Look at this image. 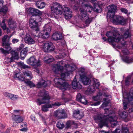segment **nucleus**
<instances>
[{"label": "nucleus", "mask_w": 133, "mask_h": 133, "mask_svg": "<svg viewBox=\"0 0 133 133\" xmlns=\"http://www.w3.org/2000/svg\"><path fill=\"white\" fill-rule=\"evenodd\" d=\"M128 129L127 127H122V133H129Z\"/></svg>", "instance_id": "45"}, {"label": "nucleus", "mask_w": 133, "mask_h": 133, "mask_svg": "<svg viewBox=\"0 0 133 133\" xmlns=\"http://www.w3.org/2000/svg\"><path fill=\"white\" fill-rule=\"evenodd\" d=\"M122 59L123 61L128 63L133 62V59L132 58H129L127 56L122 57Z\"/></svg>", "instance_id": "32"}, {"label": "nucleus", "mask_w": 133, "mask_h": 133, "mask_svg": "<svg viewBox=\"0 0 133 133\" xmlns=\"http://www.w3.org/2000/svg\"><path fill=\"white\" fill-rule=\"evenodd\" d=\"M79 102H81L83 104L86 105L87 103V101L85 99V97L84 96H83V97L81 98Z\"/></svg>", "instance_id": "43"}, {"label": "nucleus", "mask_w": 133, "mask_h": 133, "mask_svg": "<svg viewBox=\"0 0 133 133\" xmlns=\"http://www.w3.org/2000/svg\"><path fill=\"white\" fill-rule=\"evenodd\" d=\"M128 113L124 111L122 112L119 114L120 117L123 119L126 118L128 116Z\"/></svg>", "instance_id": "39"}, {"label": "nucleus", "mask_w": 133, "mask_h": 133, "mask_svg": "<svg viewBox=\"0 0 133 133\" xmlns=\"http://www.w3.org/2000/svg\"><path fill=\"white\" fill-rule=\"evenodd\" d=\"M36 20L31 18L29 21V25L30 27L34 30H35L36 33L39 31V28L38 26V22L41 21V19L40 16H37Z\"/></svg>", "instance_id": "13"}, {"label": "nucleus", "mask_w": 133, "mask_h": 133, "mask_svg": "<svg viewBox=\"0 0 133 133\" xmlns=\"http://www.w3.org/2000/svg\"><path fill=\"white\" fill-rule=\"evenodd\" d=\"M52 38L54 40H59L62 38V36L61 34L55 32L53 34Z\"/></svg>", "instance_id": "28"}, {"label": "nucleus", "mask_w": 133, "mask_h": 133, "mask_svg": "<svg viewBox=\"0 0 133 133\" xmlns=\"http://www.w3.org/2000/svg\"><path fill=\"white\" fill-rule=\"evenodd\" d=\"M80 113L79 111L78 110H75L73 112V115L74 116H75V114H76V115H77V114H78Z\"/></svg>", "instance_id": "59"}, {"label": "nucleus", "mask_w": 133, "mask_h": 133, "mask_svg": "<svg viewBox=\"0 0 133 133\" xmlns=\"http://www.w3.org/2000/svg\"><path fill=\"white\" fill-rule=\"evenodd\" d=\"M8 24L10 28L14 29L16 27V23L15 22L12 21V19H10L8 22Z\"/></svg>", "instance_id": "31"}, {"label": "nucleus", "mask_w": 133, "mask_h": 133, "mask_svg": "<svg viewBox=\"0 0 133 133\" xmlns=\"http://www.w3.org/2000/svg\"><path fill=\"white\" fill-rule=\"evenodd\" d=\"M57 127L60 129H62L64 127V124L61 121H58L56 124Z\"/></svg>", "instance_id": "36"}, {"label": "nucleus", "mask_w": 133, "mask_h": 133, "mask_svg": "<svg viewBox=\"0 0 133 133\" xmlns=\"http://www.w3.org/2000/svg\"><path fill=\"white\" fill-rule=\"evenodd\" d=\"M107 8L108 9V11L107 15V17H113L114 15L116 10L117 9V6L113 4L109 5Z\"/></svg>", "instance_id": "17"}, {"label": "nucleus", "mask_w": 133, "mask_h": 133, "mask_svg": "<svg viewBox=\"0 0 133 133\" xmlns=\"http://www.w3.org/2000/svg\"><path fill=\"white\" fill-rule=\"evenodd\" d=\"M110 17L111 20L114 24L124 25L126 24V20L122 16L114 15L113 17Z\"/></svg>", "instance_id": "14"}, {"label": "nucleus", "mask_w": 133, "mask_h": 133, "mask_svg": "<svg viewBox=\"0 0 133 133\" xmlns=\"http://www.w3.org/2000/svg\"><path fill=\"white\" fill-rule=\"evenodd\" d=\"M76 76L75 77V78L72 82V86L74 89H80L82 88V86L79 83L76 81Z\"/></svg>", "instance_id": "19"}, {"label": "nucleus", "mask_w": 133, "mask_h": 133, "mask_svg": "<svg viewBox=\"0 0 133 133\" xmlns=\"http://www.w3.org/2000/svg\"><path fill=\"white\" fill-rule=\"evenodd\" d=\"M101 133H110L109 131H105L104 130H102L101 131Z\"/></svg>", "instance_id": "64"}, {"label": "nucleus", "mask_w": 133, "mask_h": 133, "mask_svg": "<svg viewBox=\"0 0 133 133\" xmlns=\"http://www.w3.org/2000/svg\"><path fill=\"white\" fill-rule=\"evenodd\" d=\"M131 76H128L125 80V84L127 85H128L129 84V80L131 78Z\"/></svg>", "instance_id": "47"}, {"label": "nucleus", "mask_w": 133, "mask_h": 133, "mask_svg": "<svg viewBox=\"0 0 133 133\" xmlns=\"http://www.w3.org/2000/svg\"><path fill=\"white\" fill-rule=\"evenodd\" d=\"M78 74L79 75L80 78L82 77V76L87 75L85 72L84 69L83 68H81L78 71Z\"/></svg>", "instance_id": "37"}, {"label": "nucleus", "mask_w": 133, "mask_h": 133, "mask_svg": "<svg viewBox=\"0 0 133 133\" xmlns=\"http://www.w3.org/2000/svg\"><path fill=\"white\" fill-rule=\"evenodd\" d=\"M54 81L56 86L60 89L64 90L70 88V85L64 79L56 77L55 78Z\"/></svg>", "instance_id": "8"}, {"label": "nucleus", "mask_w": 133, "mask_h": 133, "mask_svg": "<svg viewBox=\"0 0 133 133\" xmlns=\"http://www.w3.org/2000/svg\"><path fill=\"white\" fill-rule=\"evenodd\" d=\"M8 37V35H6L3 36L2 39V46L6 50H5L2 48H0V51L2 53L5 54H9V51L11 49L10 46L11 44L8 42H6V39Z\"/></svg>", "instance_id": "10"}, {"label": "nucleus", "mask_w": 133, "mask_h": 133, "mask_svg": "<svg viewBox=\"0 0 133 133\" xmlns=\"http://www.w3.org/2000/svg\"><path fill=\"white\" fill-rule=\"evenodd\" d=\"M59 56L57 55L56 56V58L57 59L65 57L66 55L65 53L64 52L62 53H59Z\"/></svg>", "instance_id": "38"}, {"label": "nucleus", "mask_w": 133, "mask_h": 133, "mask_svg": "<svg viewBox=\"0 0 133 133\" xmlns=\"http://www.w3.org/2000/svg\"><path fill=\"white\" fill-rule=\"evenodd\" d=\"M51 11L53 15H51V17H54L56 18H59V15L62 14L63 10L65 18L67 19L72 17V12L68 7H65L63 9L62 6L57 3L53 4L51 6Z\"/></svg>", "instance_id": "1"}, {"label": "nucleus", "mask_w": 133, "mask_h": 133, "mask_svg": "<svg viewBox=\"0 0 133 133\" xmlns=\"http://www.w3.org/2000/svg\"><path fill=\"white\" fill-rule=\"evenodd\" d=\"M64 63L63 61H61L58 62L57 63L54 65L53 68L54 72L57 74L59 72L61 73V76L62 78L63 79L66 77L68 76L70 73L72 72L71 70H69L68 69L71 68V66H69L67 69H63V65Z\"/></svg>", "instance_id": "6"}, {"label": "nucleus", "mask_w": 133, "mask_h": 133, "mask_svg": "<svg viewBox=\"0 0 133 133\" xmlns=\"http://www.w3.org/2000/svg\"><path fill=\"white\" fill-rule=\"evenodd\" d=\"M55 117L58 119L65 118L66 117L67 115L63 109L57 110L55 111L54 113Z\"/></svg>", "instance_id": "15"}, {"label": "nucleus", "mask_w": 133, "mask_h": 133, "mask_svg": "<svg viewBox=\"0 0 133 133\" xmlns=\"http://www.w3.org/2000/svg\"><path fill=\"white\" fill-rule=\"evenodd\" d=\"M74 117L78 119H81L83 116L82 115H81L80 114V113L77 114V115H76V114H75V116H74Z\"/></svg>", "instance_id": "46"}, {"label": "nucleus", "mask_w": 133, "mask_h": 133, "mask_svg": "<svg viewBox=\"0 0 133 133\" xmlns=\"http://www.w3.org/2000/svg\"><path fill=\"white\" fill-rule=\"evenodd\" d=\"M20 130L22 131H26L27 130V129L26 128H24L20 129Z\"/></svg>", "instance_id": "62"}, {"label": "nucleus", "mask_w": 133, "mask_h": 133, "mask_svg": "<svg viewBox=\"0 0 133 133\" xmlns=\"http://www.w3.org/2000/svg\"><path fill=\"white\" fill-rule=\"evenodd\" d=\"M50 83V81H45L43 80H41L40 82L38 83L37 85L39 87H41L42 85H43L44 87H45L49 85Z\"/></svg>", "instance_id": "23"}, {"label": "nucleus", "mask_w": 133, "mask_h": 133, "mask_svg": "<svg viewBox=\"0 0 133 133\" xmlns=\"http://www.w3.org/2000/svg\"><path fill=\"white\" fill-rule=\"evenodd\" d=\"M102 98H103L104 102L102 105L103 107H106L111 99V96L104 92H99L97 95L94 97L93 99L95 100H97L101 99Z\"/></svg>", "instance_id": "7"}, {"label": "nucleus", "mask_w": 133, "mask_h": 133, "mask_svg": "<svg viewBox=\"0 0 133 133\" xmlns=\"http://www.w3.org/2000/svg\"><path fill=\"white\" fill-rule=\"evenodd\" d=\"M44 58L45 62L46 63H49L53 61L54 59L51 56L49 57V56L47 54L44 55Z\"/></svg>", "instance_id": "29"}, {"label": "nucleus", "mask_w": 133, "mask_h": 133, "mask_svg": "<svg viewBox=\"0 0 133 133\" xmlns=\"http://www.w3.org/2000/svg\"><path fill=\"white\" fill-rule=\"evenodd\" d=\"M24 82L27 86H29L31 88L34 87L35 86L34 83L29 80L25 81Z\"/></svg>", "instance_id": "34"}, {"label": "nucleus", "mask_w": 133, "mask_h": 133, "mask_svg": "<svg viewBox=\"0 0 133 133\" xmlns=\"http://www.w3.org/2000/svg\"><path fill=\"white\" fill-rule=\"evenodd\" d=\"M123 108L124 109L127 108L128 104H133V88L130 90L129 93L127 94L126 93L123 94ZM128 115L131 117L133 118V107L128 110Z\"/></svg>", "instance_id": "5"}, {"label": "nucleus", "mask_w": 133, "mask_h": 133, "mask_svg": "<svg viewBox=\"0 0 133 133\" xmlns=\"http://www.w3.org/2000/svg\"><path fill=\"white\" fill-rule=\"evenodd\" d=\"M5 19H3L2 23L0 24L1 26L4 30H5L6 29V25L5 23Z\"/></svg>", "instance_id": "42"}, {"label": "nucleus", "mask_w": 133, "mask_h": 133, "mask_svg": "<svg viewBox=\"0 0 133 133\" xmlns=\"http://www.w3.org/2000/svg\"><path fill=\"white\" fill-rule=\"evenodd\" d=\"M23 74L26 77H28L29 79H31L32 78V75L31 72L29 71L25 70L23 72Z\"/></svg>", "instance_id": "26"}, {"label": "nucleus", "mask_w": 133, "mask_h": 133, "mask_svg": "<svg viewBox=\"0 0 133 133\" xmlns=\"http://www.w3.org/2000/svg\"><path fill=\"white\" fill-rule=\"evenodd\" d=\"M122 51L124 55H127L129 54V52L128 50L126 49L123 50H122Z\"/></svg>", "instance_id": "54"}, {"label": "nucleus", "mask_w": 133, "mask_h": 133, "mask_svg": "<svg viewBox=\"0 0 133 133\" xmlns=\"http://www.w3.org/2000/svg\"><path fill=\"white\" fill-rule=\"evenodd\" d=\"M116 119L117 118L113 117L110 114L104 116L100 115L94 118L95 122L98 123V125L101 128L103 126L107 125L108 122L111 123L112 125L116 126L117 124Z\"/></svg>", "instance_id": "3"}, {"label": "nucleus", "mask_w": 133, "mask_h": 133, "mask_svg": "<svg viewBox=\"0 0 133 133\" xmlns=\"http://www.w3.org/2000/svg\"><path fill=\"white\" fill-rule=\"evenodd\" d=\"M104 111H105V114H108L109 112V110L108 109H104Z\"/></svg>", "instance_id": "61"}, {"label": "nucleus", "mask_w": 133, "mask_h": 133, "mask_svg": "<svg viewBox=\"0 0 133 133\" xmlns=\"http://www.w3.org/2000/svg\"><path fill=\"white\" fill-rule=\"evenodd\" d=\"M24 40L26 43L28 44H33L35 42V41L32 39L28 34H26Z\"/></svg>", "instance_id": "21"}, {"label": "nucleus", "mask_w": 133, "mask_h": 133, "mask_svg": "<svg viewBox=\"0 0 133 133\" xmlns=\"http://www.w3.org/2000/svg\"><path fill=\"white\" fill-rule=\"evenodd\" d=\"M24 47V45L23 44H21L19 48V50H21Z\"/></svg>", "instance_id": "60"}, {"label": "nucleus", "mask_w": 133, "mask_h": 133, "mask_svg": "<svg viewBox=\"0 0 133 133\" xmlns=\"http://www.w3.org/2000/svg\"><path fill=\"white\" fill-rule=\"evenodd\" d=\"M100 85V83H98L96 84L93 86V87L90 88L89 89H88V91L90 93H92L94 92L95 90V88L98 89Z\"/></svg>", "instance_id": "27"}, {"label": "nucleus", "mask_w": 133, "mask_h": 133, "mask_svg": "<svg viewBox=\"0 0 133 133\" xmlns=\"http://www.w3.org/2000/svg\"><path fill=\"white\" fill-rule=\"evenodd\" d=\"M121 10L122 12H123L125 14H127L128 12L127 10L125 8H121Z\"/></svg>", "instance_id": "57"}, {"label": "nucleus", "mask_w": 133, "mask_h": 133, "mask_svg": "<svg viewBox=\"0 0 133 133\" xmlns=\"http://www.w3.org/2000/svg\"><path fill=\"white\" fill-rule=\"evenodd\" d=\"M83 97V96H82L81 94L80 93H78L77 94V96L76 97L77 100V101L79 102V101H80V99L81 98Z\"/></svg>", "instance_id": "50"}, {"label": "nucleus", "mask_w": 133, "mask_h": 133, "mask_svg": "<svg viewBox=\"0 0 133 133\" xmlns=\"http://www.w3.org/2000/svg\"><path fill=\"white\" fill-rule=\"evenodd\" d=\"M11 54L12 57H11L14 60L15 59H18V53L15 51H11Z\"/></svg>", "instance_id": "33"}, {"label": "nucleus", "mask_w": 133, "mask_h": 133, "mask_svg": "<svg viewBox=\"0 0 133 133\" xmlns=\"http://www.w3.org/2000/svg\"><path fill=\"white\" fill-rule=\"evenodd\" d=\"M4 95L7 98L12 100H15L18 98L17 96L6 92L3 93Z\"/></svg>", "instance_id": "20"}, {"label": "nucleus", "mask_w": 133, "mask_h": 133, "mask_svg": "<svg viewBox=\"0 0 133 133\" xmlns=\"http://www.w3.org/2000/svg\"><path fill=\"white\" fill-rule=\"evenodd\" d=\"M75 123L73 121H69L66 123V125L67 127L69 128L73 124H75Z\"/></svg>", "instance_id": "41"}, {"label": "nucleus", "mask_w": 133, "mask_h": 133, "mask_svg": "<svg viewBox=\"0 0 133 133\" xmlns=\"http://www.w3.org/2000/svg\"><path fill=\"white\" fill-rule=\"evenodd\" d=\"M19 41V40L18 39H17L14 38L12 39V42L13 43L15 44L18 42Z\"/></svg>", "instance_id": "58"}, {"label": "nucleus", "mask_w": 133, "mask_h": 133, "mask_svg": "<svg viewBox=\"0 0 133 133\" xmlns=\"http://www.w3.org/2000/svg\"><path fill=\"white\" fill-rule=\"evenodd\" d=\"M31 120L34 122L35 123H36L37 121L35 117L33 115H32L31 116Z\"/></svg>", "instance_id": "55"}, {"label": "nucleus", "mask_w": 133, "mask_h": 133, "mask_svg": "<svg viewBox=\"0 0 133 133\" xmlns=\"http://www.w3.org/2000/svg\"><path fill=\"white\" fill-rule=\"evenodd\" d=\"M121 131V130L118 128H117L114 131V133H119Z\"/></svg>", "instance_id": "56"}, {"label": "nucleus", "mask_w": 133, "mask_h": 133, "mask_svg": "<svg viewBox=\"0 0 133 133\" xmlns=\"http://www.w3.org/2000/svg\"><path fill=\"white\" fill-rule=\"evenodd\" d=\"M8 10L7 7L6 6H4L0 12H2L4 13L5 14L6 13Z\"/></svg>", "instance_id": "48"}, {"label": "nucleus", "mask_w": 133, "mask_h": 133, "mask_svg": "<svg viewBox=\"0 0 133 133\" xmlns=\"http://www.w3.org/2000/svg\"><path fill=\"white\" fill-rule=\"evenodd\" d=\"M93 86L97 84L100 83L96 79L94 78L93 80Z\"/></svg>", "instance_id": "51"}, {"label": "nucleus", "mask_w": 133, "mask_h": 133, "mask_svg": "<svg viewBox=\"0 0 133 133\" xmlns=\"http://www.w3.org/2000/svg\"><path fill=\"white\" fill-rule=\"evenodd\" d=\"M12 117L14 120L16 122L14 123L13 124L15 123L16 124V125H17V123H21L22 122L24 119L23 117L18 115H13Z\"/></svg>", "instance_id": "22"}, {"label": "nucleus", "mask_w": 133, "mask_h": 133, "mask_svg": "<svg viewBox=\"0 0 133 133\" xmlns=\"http://www.w3.org/2000/svg\"><path fill=\"white\" fill-rule=\"evenodd\" d=\"M92 6L89 4H85L83 8H80V15L79 18L82 21H84V26H88L92 21V19L89 18L87 12H91L92 9Z\"/></svg>", "instance_id": "4"}, {"label": "nucleus", "mask_w": 133, "mask_h": 133, "mask_svg": "<svg viewBox=\"0 0 133 133\" xmlns=\"http://www.w3.org/2000/svg\"><path fill=\"white\" fill-rule=\"evenodd\" d=\"M130 35L129 30H126L123 36L120 35L118 32L114 31H108L106 34V35L108 37V40L105 37H103V39L105 41L109 42H118L121 40L124 41L125 39L129 37Z\"/></svg>", "instance_id": "2"}, {"label": "nucleus", "mask_w": 133, "mask_h": 133, "mask_svg": "<svg viewBox=\"0 0 133 133\" xmlns=\"http://www.w3.org/2000/svg\"><path fill=\"white\" fill-rule=\"evenodd\" d=\"M98 8H100L99 6L98 5H97L96 7H94L93 8L94 11L96 12H99V10Z\"/></svg>", "instance_id": "52"}, {"label": "nucleus", "mask_w": 133, "mask_h": 133, "mask_svg": "<svg viewBox=\"0 0 133 133\" xmlns=\"http://www.w3.org/2000/svg\"><path fill=\"white\" fill-rule=\"evenodd\" d=\"M38 95L42 97V99H37V102L39 105L45 103L47 102V101L50 99V98L49 96L48 92L44 90L40 92Z\"/></svg>", "instance_id": "11"}, {"label": "nucleus", "mask_w": 133, "mask_h": 133, "mask_svg": "<svg viewBox=\"0 0 133 133\" xmlns=\"http://www.w3.org/2000/svg\"><path fill=\"white\" fill-rule=\"evenodd\" d=\"M34 9L35 8H29L28 9V11L32 14H34Z\"/></svg>", "instance_id": "49"}, {"label": "nucleus", "mask_w": 133, "mask_h": 133, "mask_svg": "<svg viewBox=\"0 0 133 133\" xmlns=\"http://www.w3.org/2000/svg\"><path fill=\"white\" fill-rule=\"evenodd\" d=\"M14 78H17L18 79L21 81H23L25 79V77L23 76V75L20 72L16 73L14 76Z\"/></svg>", "instance_id": "25"}, {"label": "nucleus", "mask_w": 133, "mask_h": 133, "mask_svg": "<svg viewBox=\"0 0 133 133\" xmlns=\"http://www.w3.org/2000/svg\"><path fill=\"white\" fill-rule=\"evenodd\" d=\"M81 80L83 83L85 85L89 84L91 82V80L89 78L87 77V75L82 76V77H81Z\"/></svg>", "instance_id": "24"}, {"label": "nucleus", "mask_w": 133, "mask_h": 133, "mask_svg": "<svg viewBox=\"0 0 133 133\" xmlns=\"http://www.w3.org/2000/svg\"><path fill=\"white\" fill-rule=\"evenodd\" d=\"M36 6L38 8L42 9L45 6V3L41 1H37L36 4Z\"/></svg>", "instance_id": "30"}, {"label": "nucleus", "mask_w": 133, "mask_h": 133, "mask_svg": "<svg viewBox=\"0 0 133 133\" xmlns=\"http://www.w3.org/2000/svg\"><path fill=\"white\" fill-rule=\"evenodd\" d=\"M44 29L43 31H41L39 33L38 35V38L45 39L48 38L49 37V32L51 30L50 24L45 25L44 26Z\"/></svg>", "instance_id": "12"}, {"label": "nucleus", "mask_w": 133, "mask_h": 133, "mask_svg": "<svg viewBox=\"0 0 133 133\" xmlns=\"http://www.w3.org/2000/svg\"><path fill=\"white\" fill-rule=\"evenodd\" d=\"M100 104V102L99 101H98L96 103H95L94 104V105H99Z\"/></svg>", "instance_id": "63"}, {"label": "nucleus", "mask_w": 133, "mask_h": 133, "mask_svg": "<svg viewBox=\"0 0 133 133\" xmlns=\"http://www.w3.org/2000/svg\"><path fill=\"white\" fill-rule=\"evenodd\" d=\"M5 62L6 64H8L12 62L13 59L11 57L10 58H6L5 59Z\"/></svg>", "instance_id": "44"}, {"label": "nucleus", "mask_w": 133, "mask_h": 133, "mask_svg": "<svg viewBox=\"0 0 133 133\" xmlns=\"http://www.w3.org/2000/svg\"><path fill=\"white\" fill-rule=\"evenodd\" d=\"M43 13L41 11H40L38 10L35 9H34V14H36L38 15V16H40L42 15Z\"/></svg>", "instance_id": "40"}, {"label": "nucleus", "mask_w": 133, "mask_h": 133, "mask_svg": "<svg viewBox=\"0 0 133 133\" xmlns=\"http://www.w3.org/2000/svg\"><path fill=\"white\" fill-rule=\"evenodd\" d=\"M18 65L19 67H21L22 68L24 69L26 68H30V67L29 66L25 65L23 62H19L18 63Z\"/></svg>", "instance_id": "35"}, {"label": "nucleus", "mask_w": 133, "mask_h": 133, "mask_svg": "<svg viewBox=\"0 0 133 133\" xmlns=\"http://www.w3.org/2000/svg\"><path fill=\"white\" fill-rule=\"evenodd\" d=\"M14 112L15 114H16V115H18L21 114V112L20 110H14Z\"/></svg>", "instance_id": "53"}, {"label": "nucleus", "mask_w": 133, "mask_h": 133, "mask_svg": "<svg viewBox=\"0 0 133 133\" xmlns=\"http://www.w3.org/2000/svg\"><path fill=\"white\" fill-rule=\"evenodd\" d=\"M62 104L60 103L56 102L54 104H50L48 103L42 106V111L45 112L48 110V109L49 108H51L55 106H58Z\"/></svg>", "instance_id": "18"}, {"label": "nucleus", "mask_w": 133, "mask_h": 133, "mask_svg": "<svg viewBox=\"0 0 133 133\" xmlns=\"http://www.w3.org/2000/svg\"><path fill=\"white\" fill-rule=\"evenodd\" d=\"M38 44L41 46L43 50L45 52L52 51L55 49V46L51 42H39Z\"/></svg>", "instance_id": "9"}, {"label": "nucleus", "mask_w": 133, "mask_h": 133, "mask_svg": "<svg viewBox=\"0 0 133 133\" xmlns=\"http://www.w3.org/2000/svg\"><path fill=\"white\" fill-rule=\"evenodd\" d=\"M28 64L31 65L39 66L41 65V61L39 59H37L34 57H31L27 60Z\"/></svg>", "instance_id": "16"}]
</instances>
